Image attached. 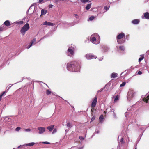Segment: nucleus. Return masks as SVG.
I'll return each mask as SVG.
<instances>
[{
  "label": "nucleus",
  "instance_id": "1",
  "mask_svg": "<svg viewBox=\"0 0 149 149\" xmlns=\"http://www.w3.org/2000/svg\"><path fill=\"white\" fill-rule=\"evenodd\" d=\"M81 66L79 61H73L68 63L66 68L69 71L77 72L80 70Z\"/></svg>",
  "mask_w": 149,
  "mask_h": 149
},
{
  "label": "nucleus",
  "instance_id": "2",
  "mask_svg": "<svg viewBox=\"0 0 149 149\" xmlns=\"http://www.w3.org/2000/svg\"><path fill=\"white\" fill-rule=\"evenodd\" d=\"M116 39L118 44L123 43L125 41V35L123 33H121L117 36Z\"/></svg>",
  "mask_w": 149,
  "mask_h": 149
},
{
  "label": "nucleus",
  "instance_id": "3",
  "mask_svg": "<svg viewBox=\"0 0 149 149\" xmlns=\"http://www.w3.org/2000/svg\"><path fill=\"white\" fill-rule=\"evenodd\" d=\"M29 25L28 23H26L22 28L20 30L21 33L24 35L25 32L27 31L29 29Z\"/></svg>",
  "mask_w": 149,
  "mask_h": 149
},
{
  "label": "nucleus",
  "instance_id": "4",
  "mask_svg": "<svg viewBox=\"0 0 149 149\" xmlns=\"http://www.w3.org/2000/svg\"><path fill=\"white\" fill-rule=\"evenodd\" d=\"M86 57L88 59H91L93 58L96 59L97 58L96 56L91 54H86Z\"/></svg>",
  "mask_w": 149,
  "mask_h": 149
},
{
  "label": "nucleus",
  "instance_id": "5",
  "mask_svg": "<svg viewBox=\"0 0 149 149\" xmlns=\"http://www.w3.org/2000/svg\"><path fill=\"white\" fill-rule=\"evenodd\" d=\"M38 129L39 130L38 133L40 134L43 133L45 131V128L44 127H38Z\"/></svg>",
  "mask_w": 149,
  "mask_h": 149
},
{
  "label": "nucleus",
  "instance_id": "6",
  "mask_svg": "<svg viewBox=\"0 0 149 149\" xmlns=\"http://www.w3.org/2000/svg\"><path fill=\"white\" fill-rule=\"evenodd\" d=\"M74 49L72 47H70L68 49V51L70 54L72 55H73L74 54Z\"/></svg>",
  "mask_w": 149,
  "mask_h": 149
},
{
  "label": "nucleus",
  "instance_id": "7",
  "mask_svg": "<svg viewBox=\"0 0 149 149\" xmlns=\"http://www.w3.org/2000/svg\"><path fill=\"white\" fill-rule=\"evenodd\" d=\"M97 98L96 97H95L92 103L91 104V108L93 109V108L95 107L96 105L97 102Z\"/></svg>",
  "mask_w": 149,
  "mask_h": 149
},
{
  "label": "nucleus",
  "instance_id": "8",
  "mask_svg": "<svg viewBox=\"0 0 149 149\" xmlns=\"http://www.w3.org/2000/svg\"><path fill=\"white\" fill-rule=\"evenodd\" d=\"M91 41L94 44H97L98 43L96 42V38L95 37L93 36V35L91 36Z\"/></svg>",
  "mask_w": 149,
  "mask_h": 149
},
{
  "label": "nucleus",
  "instance_id": "9",
  "mask_svg": "<svg viewBox=\"0 0 149 149\" xmlns=\"http://www.w3.org/2000/svg\"><path fill=\"white\" fill-rule=\"evenodd\" d=\"M43 25H47V26H53L54 25H55V24L52 23L50 22H47V21H45L44 22H43Z\"/></svg>",
  "mask_w": 149,
  "mask_h": 149
},
{
  "label": "nucleus",
  "instance_id": "10",
  "mask_svg": "<svg viewBox=\"0 0 149 149\" xmlns=\"http://www.w3.org/2000/svg\"><path fill=\"white\" fill-rule=\"evenodd\" d=\"M4 24L5 25V26H6L7 27H9L11 25L9 21L8 20H6L4 22Z\"/></svg>",
  "mask_w": 149,
  "mask_h": 149
},
{
  "label": "nucleus",
  "instance_id": "11",
  "mask_svg": "<svg viewBox=\"0 0 149 149\" xmlns=\"http://www.w3.org/2000/svg\"><path fill=\"white\" fill-rule=\"evenodd\" d=\"M118 74L116 73H113L111 74V77L112 78H115L118 77Z\"/></svg>",
  "mask_w": 149,
  "mask_h": 149
},
{
  "label": "nucleus",
  "instance_id": "12",
  "mask_svg": "<svg viewBox=\"0 0 149 149\" xmlns=\"http://www.w3.org/2000/svg\"><path fill=\"white\" fill-rule=\"evenodd\" d=\"M54 125H51L50 126H49L47 127V129L49 130L50 132H51L54 127Z\"/></svg>",
  "mask_w": 149,
  "mask_h": 149
},
{
  "label": "nucleus",
  "instance_id": "13",
  "mask_svg": "<svg viewBox=\"0 0 149 149\" xmlns=\"http://www.w3.org/2000/svg\"><path fill=\"white\" fill-rule=\"evenodd\" d=\"M6 29V27L3 24L0 25V31H3Z\"/></svg>",
  "mask_w": 149,
  "mask_h": 149
},
{
  "label": "nucleus",
  "instance_id": "14",
  "mask_svg": "<svg viewBox=\"0 0 149 149\" xmlns=\"http://www.w3.org/2000/svg\"><path fill=\"white\" fill-rule=\"evenodd\" d=\"M144 17L147 19H149V13L146 12L144 14Z\"/></svg>",
  "mask_w": 149,
  "mask_h": 149
},
{
  "label": "nucleus",
  "instance_id": "15",
  "mask_svg": "<svg viewBox=\"0 0 149 149\" xmlns=\"http://www.w3.org/2000/svg\"><path fill=\"white\" fill-rule=\"evenodd\" d=\"M139 22V20L138 19H135L132 21V22L134 24H137Z\"/></svg>",
  "mask_w": 149,
  "mask_h": 149
},
{
  "label": "nucleus",
  "instance_id": "16",
  "mask_svg": "<svg viewBox=\"0 0 149 149\" xmlns=\"http://www.w3.org/2000/svg\"><path fill=\"white\" fill-rule=\"evenodd\" d=\"M46 13L47 11L46 10H45L43 9H42L41 11V15H44L46 14Z\"/></svg>",
  "mask_w": 149,
  "mask_h": 149
},
{
  "label": "nucleus",
  "instance_id": "17",
  "mask_svg": "<svg viewBox=\"0 0 149 149\" xmlns=\"http://www.w3.org/2000/svg\"><path fill=\"white\" fill-rule=\"evenodd\" d=\"M99 120L100 122H102L103 120L104 119L103 116V115H101L99 117Z\"/></svg>",
  "mask_w": 149,
  "mask_h": 149
},
{
  "label": "nucleus",
  "instance_id": "18",
  "mask_svg": "<svg viewBox=\"0 0 149 149\" xmlns=\"http://www.w3.org/2000/svg\"><path fill=\"white\" fill-rule=\"evenodd\" d=\"M34 144H35L34 143L32 142V143H29L28 144H26L25 145L26 146H33Z\"/></svg>",
  "mask_w": 149,
  "mask_h": 149
},
{
  "label": "nucleus",
  "instance_id": "19",
  "mask_svg": "<svg viewBox=\"0 0 149 149\" xmlns=\"http://www.w3.org/2000/svg\"><path fill=\"white\" fill-rule=\"evenodd\" d=\"M36 39L35 38H33V40L30 42V43L33 45V44H36Z\"/></svg>",
  "mask_w": 149,
  "mask_h": 149
},
{
  "label": "nucleus",
  "instance_id": "20",
  "mask_svg": "<svg viewBox=\"0 0 149 149\" xmlns=\"http://www.w3.org/2000/svg\"><path fill=\"white\" fill-rule=\"evenodd\" d=\"M140 56H141V57H140L139 59V63H140L142 60L144 58L143 55H141Z\"/></svg>",
  "mask_w": 149,
  "mask_h": 149
},
{
  "label": "nucleus",
  "instance_id": "21",
  "mask_svg": "<svg viewBox=\"0 0 149 149\" xmlns=\"http://www.w3.org/2000/svg\"><path fill=\"white\" fill-rule=\"evenodd\" d=\"M91 4H88L87 5L86 7V10H88L90 9L91 8Z\"/></svg>",
  "mask_w": 149,
  "mask_h": 149
},
{
  "label": "nucleus",
  "instance_id": "22",
  "mask_svg": "<svg viewBox=\"0 0 149 149\" xmlns=\"http://www.w3.org/2000/svg\"><path fill=\"white\" fill-rule=\"evenodd\" d=\"M149 100V97H147L146 98H143V101L146 102V103H147L148 102Z\"/></svg>",
  "mask_w": 149,
  "mask_h": 149
},
{
  "label": "nucleus",
  "instance_id": "23",
  "mask_svg": "<svg viewBox=\"0 0 149 149\" xmlns=\"http://www.w3.org/2000/svg\"><path fill=\"white\" fill-rule=\"evenodd\" d=\"M119 95H117L115 98L114 100V101L116 102L119 99Z\"/></svg>",
  "mask_w": 149,
  "mask_h": 149
},
{
  "label": "nucleus",
  "instance_id": "24",
  "mask_svg": "<svg viewBox=\"0 0 149 149\" xmlns=\"http://www.w3.org/2000/svg\"><path fill=\"white\" fill-rule=\"evenodd\" d=\"M51 92L49 89H47L46 90V93L47 95H49L51 94Z\"/></svg>",
  "mask_w": 149,
  "mask_h": 149
},
{
  "label": "nucleus",
  "instance_id": "25",
  "mask_svg": "<svg viewBox=\"0 0 149 149\" xmlns=\"http://www.w3.org/2000/svg\"><path fill=\"white\" fill-rule=\"evenodd\" d=\"M95 18V17L94 16H92L89 18V20L90 21H92Z\"/></svg>",
  "mask_w": 149,
  "mask_h": 149
},
{
  "label": "nucleus",
  "instance_id": "26",
  "mask_svg": "<svg viewBox=\"0 0 149 149\" xmlns=\"http://www.w3.org/2000/svg\"><path fill=\"white\" fill-rule=\"evenodd\" d=\"M67 126L68 127H72L71 124L70 122H68L67 123Z\"/></svg>",
  "mask_w": 149,
  "mask_h": 149
},
{
  "label": "nucleus",
  "instance_id": "27",
  "mask_svg": "<svg viewBox=\"0 0 149 149\" xmlns=\"http://www.w3.org/2000/svg\"><path fill=\"white\" fill-rule=\"evenodd\" d=\"M126 84V82H123L121 84H120V87H122L123 86L125 85Z\"/></svg>",
  "mask_w": 149,
  "mask_h": 149
},
{
  "label": "nucleus",
  "instance_id": "28",
  "mask_svg": "<svg viewBox=\"0 0 149 149\" xmlns=\"http://www.w3.org/2000/svg\"><path fill=\"white\" fill-rule=\"evenodd\" d=\"M82 3H85L89 1V0H81Z\"/></svg>",
  "mask_w": 149,
  "mask_h": 149
},
{
  "label": "nucleus",
  "instance_id": "29",
  "mask_svg": "<svg viewBox=\"0 0 149 149\" xmlns=\"http://www.w3.org/2000/svg\"><path fill=\"white\" fill-rule=\"evenodd\" d=\"M21 129V128L20 127H18L15 129V130L17 131H19Z\"/></svg>",
  "mask_w": 149,
  "mask_h": 149
},
{
  "label": "nucleus",
  "instance_id": "30",
  "mask_svg": "<svg viewBox=\"0 0 149 149\" xmlns=\"http://www.w3.org/2000/svg\"><path fill=\"white\" fill-rule=\"evenodd\" d=\"M23 21H21L19 22H17V24H23Z\"/></svg>",
  "mask_w": 149,
  "mask_h": 149
},
{
  "label": "nucleus",
  "instance_id": "31",
  "mask_svg": "<svg viewBox=\"0 0 149 149\" xmlns=\"http://www.w3.org/2000/svg\"><path fill=\"white\" fill-rule=\"evenodd\" d=\"M119 48L121 50H124V47L123 46L119 47Z\"/></svg>",
  "mask_w": 149,
  "mask_h": 149
},
{
  "label": "nucleus",
  "instance_id": "32",
  "mask_svg": "<svg viewBox=\"0 0 149 149\" xmlns=\"http://www.w3.org/2000/svg\"><path fill=\"white\" fill-rule=\"evenodd\" d=\"M95 116H94L91 119V122L95 120Z\"/></svg>",
  "mask_w": 149,
  "mask_h": 149
},
{
  "label": "nucleus",
  "instance_id": "33",
  "mask_svg": "<svg viewBox=\"0 0 149 149\" xmlns=\"http://www.w3.org/2000/svg\"><path fill=\"white\" fill-rule=\"evenodd\" d=\"M32 44H31L30 43V44H29V45L27 47V49H29V48L31 47L32 46Z\"/></svg>",
  "mask_w": 149,
  "mask_h": 149
},
{
  "label": "nucleus",
  "instance_id": "34",
  "mask_svg": "<svg viewBox=\"0 0 149 149\" xmlns=\"http://www.w3.org/2000/svg\"><path fill=\"white\" fill-rule=\"evenodd\" d=\"M31 130V129H25V131L26 132H30Z\"/></svg>",
  "mask_w": 149,
  "mask_h": 149
},
{
  "label": "nucleus",
  "instance_id": "35",
  "mask_svg": "<svg viewBox=\"0 0 149 149\" xmlns=\"http://www.w3.org/2000/svg\"><path fill=\"white\" fill-rule=\"evenodd\" d=\"M109 8H108V7L107 6H105L104 7V9L106 10H107Z\"/></svg>",
  "mask_w": 149,
  "mask_h": 149
},
{
  "label": "nucleus",
  "instance_id": "36",
  "mask_svg": "<svg viewBox=\"0 0 149 149\" xmlns=\"http://www.w3.org/2000/svg\"><path fill=\"white\" fill-rule=\"evenodd\" d=\"M43 144H49L50 143L47 142H44L42 143Z\"/></svg>",
  "mask_w": 149,
  "mask_h": 149
},
{
  "label": "nucleus",
  "instance_id": "37",
  "mask_svg": "<svg viewBox=\"0 0 149 149\" xmlns=\"http://www.w3.org/2000/svg\"><path fill=\"white\" fill-rule=\"evenodd\" d=\"M56 132V129H55L54 130L53 132L52 133L53 134L55 132Z\"/></svg>",
  "mask_w": 149,
  "mask_h": 149
},
{
  "label": "nucleus",
  "instance_id": "38",
  "mask_svg": "<svg viewBox=\"0 0 149 149\" xmlns=\"http://www.w3.org/2000/svg\"><path fill=\"white\" fill-rule=\"evenodd\" d=\"M74 16L76 18H78V15L77 14H74Z\"/></svg>",
  "mask_w": 149,
  "mask_h": 149
},
{
  "label": "nucleus",
  "instance_id": "39",
  "mask_svg": "<svg viewBox=\"0 0 149 149\" xmlns=\"http://www.w3.org/2000/svg\"><path fill=\"white\" fill-rule=\"evenodd\" d=\"M53 6V5H51V4L49 5V8H52V7Z\"/></svg>",
  "mask_w": 149,
  "mask_h": 149
},
{
  "label": "nucleus",
  "instance_id": "40",
  "mask_svg": "<svg viewBox=\"0 0 149 149\" xmlns=\"http://www.w3.org/2000/svg\"><path fill=\"white\" fill-rule=\"evenodd\" d=\"M5 91L3 92L0 95L2 96L3 95L5 94Z\"/></svg>",
  "mask_w": 149,
  "mask_h": 149
},
{
  "label": "nucleus",
  "instance_id": "41",
  "mask_svg": "<svg viewBox=\"0 0 149 149\" xmlns=\"http://www.w3.org/2000/svg\"><path fill=\"white\" fill-rule=\"evenodd\" d=\"M138 74H142V72L140 71H139L138 72Z\"/></svg>",
  "mask_w": 149,
  "mask_h": 149
},
{
  "label": "nucleus",
  "instance_id": "42",
  "mask_svg": "<svg viewBox=\"0 0 149 149\" xmlns=\"http://www.w3.org/2000/svg\"><path fill=\"white\" fill-rule=\"evenodd\" d=\"M79 139L81 140H83L84 139V138L82 136H80Z\"/></svg>",
  "mask_w": 149,
  "mask_h": 149
},
{
  "label": "nucleus",
  "instance_id": "43",
  "mask_svg": "<svg viewBox=\"0 0 149 149\" xmlns=\"http://www.w3.org/2000/svg\"><path fill=\"white\" fill-rule=\"evenodd\" d=\"M43 1V0H39V3H41Z\"/></svg>",
  "mask_w": 149,
  "mask_h": 149
},
{
  "label": "nucleus",
  "instance_id": "44",
  "mask_svg": "<svg viewBox=\"0 0 149 149\" xmlns=\"http://www.w3.org/2000/svg\"><path fill=\"white\" fill-rule=\"evenodd\" d=\"M2 97V96L0 95V101L1 100Z\"/></svg>",
  "mask_w": 149,
  "mask_h": 149
},
{
  "label": "nucleus",
  "instance_id": "45",
  "mask_svg": "<svg viewBox=\"0 0 149 149\" xmlns=\"http://www.w3.org/2000/svg\"><path fill=\"white\" fill-rule=\"evenodd\" d=\"M123 138L121 139L120 141V142L122 143V142H123Z\"/></svg>",
  "mask_w": 149,
  "mask_h": 149
},
{
  "label": "nucleus",
  "instance_id": "46",
  "mask_svg": "<svg viewBox=\"0 0 149 149\" xmlns=\"http://www.w3.org/2000/svg\"><path fill=\"white\" fill-rule=\"evenodd\" d=\"M91 111L92 112H93V110L92 109H91ZM91 113L92 114V113Z\"/></svg>",
  "mask_w": 149,
  "mask_h": 149
},
{
  "label": "nucleus",
  "instance_id": "47",
  "mask_svg": "<svg viewBox=\"0 0 149 149\" xmlns=\"http://www.w3.org/2000/svg\"><path fill=\"white\" fill-rule=\"evenodd\" d=\"M112 111H113V113H114V109H112Z\"/></svg>",
  "mask_w": 149,
  "mask_h": 149
},
{
  "label": "nucleus",
  "instance_id": "48",
  "mask_svg": "<svg viewBox=\"0 0 149 149\" xmlns=\"http://www.w3.org/2000/svg\"><path fill=\"white\" fill-rule=\"evenodd\" d=\"M104 113H106V111H104Z\"/></svg>",
  "mask_w": 149,
  "mask_h": 149
},
{
  "label": "nucleus",
  "instance_id": "49",
  "mask_svg": "<svg viewBox=\"0 0 149 149\" xmlns=\"http://www.w3.org/2000/svg\"><path fill=\"white\" fill-rule=\"evenodd\" d=\"M20 146H19L18 147V148H19L20 147Z\"/></svg>",
  "mask_w": 149,
  "mask_h": 149
},
{
  "label": "nucleus",
  "instance_id": "50",
  "mask_svg": "<svg viewBox=\"0 0 149 149\" xmlns=\"http://www.w3.org/2000/svg\"><path fill=\"white\" fill-rule=\"evenodd\" d=\"M114 116H115V114L114 113Z\"/></svg>",
  "mask_w": 149,
  "mask_h": 149
},
{
  "label": "nucleus",
  "instance_id": "51",
  "mask_svg": "<svg viewBox=\"0 0 149 149\" xmlns=\"http://www.w3.org/2000/svg\"><path fill=\"white\" fill-rule=\"evenodd\" d=\"M135 149H137L136 148H135Z\"/></svg>",
  "mask_w": 149,
  "mask_h": 149
},
{
  "label": "nucleus",
  "instance_id": "52",
  "mask_svg": "<svg viewBox=\"0 0 149 149\" xmlns=\"http://www.w3.org/2000/svg\"><path fill=\"white\" fill-rule=\"evenodd\" d=\"M65 0H63V1H65Z\"/></svg>",
  "mask_w": 149,
  "mask_h": 149
}]
</instances>
